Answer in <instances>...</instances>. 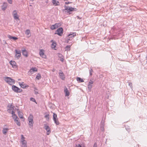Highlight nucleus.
Returning <instances> with one entry per match:
<instances>
[{
	"instance_id": "1",
	"label": "nucleus",
	"mask_w": 147,
	"mask_h": 147,
	"mask_svg": "<svg viewBox=\"0 0 147 147\" xmlns=\"http://www.w3.org/2000/svg\"><path fill=\"white\" fill-rule=\"evenodd\" d=\"M76 35V32H73L72 34H69L65 40V42L67 43H71V42H70V41H72V37H74Z\"/></svg>"
},
{
	"instance_id": "2",
	"label": "nucleus",
	"mask_w": 147,
	"mask_h": 147,
	"mask_svg": "<svg viewBox=\"0 0 147 147\" xmlns=\"http://www.w3.org/2000/svg\"><path fill=\"white\" fill-rule=\"evenodd\" d=\"M33 117L32 115H30L28 117V120L29 121V127L31 129L33 128Z\"/></svg>"
},
{
	"instance_id": "3",
	"label": "nucleus",
	"mask_w": 147,
	"mask_h": 147,
	"mask_svg": "<svg viewBox=\"0 0 147 147\" xmlns=\"http://www.w3.org/2000/svg\"><path fill=\"white\" fill-rule=\"evenodd\" d=\"M4 80L8 84L11 85H13L15 83V80L9 77H6L5 78Z\"/></svg>"
},
{
	"instance_id": "4",
	"label": "nucleus",
	"mask_w": 147,
	"mask_h": 147,
	"mask_svg": "<svg viewBox=\"0 0 147 147\" xmlns=\"http://www.w3.org/2000/svg\"><path fill=\"white\" fill-rule=\"evenodd\" d=\"M12 88L13 90L16 93H20L22 91V89L19 88L15 85H13Z\"/></svg>"
},
{
	"instance_id": "5",
	"label": "nucleus",
	"mask_w": 147,
	"mask_h": 147,
	"mask_svg": "<svg viewBox=\"0 0 147 147\" xmlns=\"http://www.w3.org/2000/svg\"><path fill=\"white\" fill-rule=\"evenodd\" d=\"M44 128L47 131V134L49 135L51 132V129L50 127L48 125H47L46 124H44Z\"/></svg>"
},
{
	"instance_id": "6",
	"label": "nucleus",
	"mask_w": 147,
	"mask_h": 147,
	"mask_svg": "<svg viewBox=\"0 0 147 147\" xmlns=\"http://www.w3.org/2000/svg\"><path fill=\"white\" fill-rule=\"evenodd\" d=\"M63 29L62 28H60L57 30L55 34H57L59 36H61L63 34Z\"/></svg>"
},
{
	"instance_id": "7",
	"label": "nucleus",
	"mask_w": 147,
	"mask_h": 147,
	"mask_svg": "<svg viewBox=\"0 0 147 147\" xmlns=\"http://www.w3.org/2000/svg\"><path fill=\"white\" fill-rule=\"evenodd\" d=\"M15 51L16 52L15 57L18 59L21 56V51L20 50H18L16 49L15 50Z\"/></svg>"
},
{
	"instance_id": "8",
	"label": "nucleus",
	"mask_w": 147,
	"mask_h": 147,
	"mask_svg": "<svg viewBox=\"0 0 147 147\" xmlns=\"http://www.w3.org/2000/svg\"><path fill=\"white\" fill-rule=\"evenodd\" d=\"M37 71V69L36 67H33L30 69L28 72V74L30 75H31L33 73Z\"/></svg>"
},
{
	"instance_id": "9",
	"label": "nucleus",
	"mask_w": 147,
	"mask_h": 147,
	"mask_svg": "<svg viewBox=\"0 0 147 147\" xmlns=\"http://www.w3.org/2000/svg\"><path fill=\"white\" fill-rule=\"evenodd\" d=\"M14 19L15 20H19V16L17 14V13L16 10H14L13 11L12 13Z\"/></svg>"
},
{
	"instance_id": "10",
	"label": "nucleus",
	"mask_w": 147,
	"mask_h": 147,
	"mask_svg": "<svg viewBox=\"0 0 147 147\" xmlns=\"http://www.w3.org/2000/svg\"><path fill=\"white\" fill-rule=\"evenodd\" d=\"M59 76L60 78L62 80H64L65 77L63 72L61 70L59 72Z\"/></svg>"
},
{
	"instance_id": "11",
	"label": "nucleus",
	"mask_w": 147,
	"mask_h": 147,
	"mask_svg": "<svg viewBox=\"0 0 147 147\" xmlns=\"http://www.w3.org/2000/svg\"><path fill=\"white\" fill-rule=\"evenodd\" d=\"M60 26L59 24L56 23L54 25H53L51 26L50 28L51 30H54L58 28V27Z\"/></svg>"
},
{
	"instance_id": "12",
	"label": "nucleus",
	"mask_w": 147,
	"mask_h": 147,
	"mask_svg": "<svg viewBox=\"0 0 147 147\" xmlns=\"http://www.w3.org/2000/svg\"><path fill=\"white\" fill-rule=\"evenodd\" d=\"M39 54L40 56L42 58H46V55L45 54L44 50L42 49L40 50L39 52Z\"/></svg>"
},
{
	"instance_id": "13",
	"label": "nucleus",
	"mask_w": 147,
	"mask_h": 147,
	"mask_svg": "<svg viewBox=\"0 0 147 147\" xmlns=\"http://www.w3.org/2000/svg\"><path fill=\"white\" fill-rule=\"evenodd\" d=\"M9 63L13 68H16L17 67L16 63L15 61L11 60L10 61Z\"/></svg>"
},
{
	"instance_id": "14",
	"label": "nucleus",
	"mask_w": 147,
	"mask_h": 147,
	"mask_svg": "<svg viewBox=\"0 0 147 147\" xmlns=\"http://www.w3.org/2000/svg\"><path fill=\"white\" fill-rule=\"evenodd\" d=\"M77 9L76 8H74L71 7H69L68 8L67 11V12L69 13V14L70 13H69L71 11H76Z\"/></svg>"
},
{
	"instance_id": "15",
	"label": "nucleus",
	"mask_w": 147,
	"mask_h": 147,
	"mask_svg": "<svg viewBox=\"0 0 147 147\" xmlns=\"http://www.w3.org/2000/svg\"><path fill=\"white\" fill-rule=\"evenodd\" d=\"M52 2L53 5L55 6H58L60 5V3L58 1L56 0H52Z\"/></svg>"
},
{
	"instance_id": "16",
	"label": "nucleus",
	"mask_w": 147,
	"mask_h": 147,
	"mask_svg": "<svg viewBox=\"0 0 147 147\" xmlns=\"http://www.w3.org/2000/svg\"><path fill=\"white\" fill-rule=\"evenodd\" d=\"M22 53L23 55L26 57H27L28 56V54L27 51L25 49H24L22 50Z\"/></svg>"
},
{
	"instance_id": "17",
	"label": "nucleus",
	"mask_w": 147,
	"mask_h": 147,
	"mask_svg": "<svg viewBox=\"0 0 147 147\" xmlns=\"http://www.w3.org/2000/svg\"><path fill=\"white\" fill-rule=\"evenodd\" d=\"M64 92L65 93V96H68L69 95L70 93L69 91H68L67 88L66 87H64Z\"/></svg>"
},
{
	"instance_id": "18",
	"label": "nucleus",
	"mask_w": 147,
	"mask_h": 147,
	"mask_svg": "<svg viewBox=\"0 0 147 147\" xmlns=\"http://www.w3.org/2000/svg\"><path fill=\"white\" fill-rule=\"evenodd\" d=\"M19 84L21 87L23 88H25L27 86L28 87V86H26L23 82H22V83L19 82Z\"/></svg>"
},
{
	"instance_id": "19",
	"label": "nucleus",
	"mask_w": 147,
	"mask_h": 147,
	"mask_svg": "<svg viewBox=\"0 0 147 147\" xmlns=\"http://www.w3.org/2000/svg\"><path fill=\"white\" fill-rule=\"evenodd\" d=\"M9 129L8 128H3L2 130V132L3 134L6 135Z\"/></svg>"
},
{
	"instance_id": "20",
	"label": "nucleus",
	"mask_w": 147,
	"mask_h": 147,
	"mask_svg": "<svg viewBox=\"0 0 147 147\" xmlns=\"http://www.w3.org/2000/svg\"><path fill=\"white\" fill-rule=\"evenodd\" d=\"M7 3H3V5L2 6V9L4 11L5 10L6 8H7Z\"/></svg>"
},
{
	"instance_id": "21",
	"label": "nucleus",
	"mask_w": 147,
	"mask_h": 147,
	"mask_svg": "<svg viewBox=\"0 0 147 147\" xmlns=\"http://www.w3.org/2000/svg\"><path fill=\"white\" fill-rule=\"evenodd\" d=\"M71 44L70 45H67L65 47V51H69L70 50V47L72 45Z\"/></svg>"
},
{
	"instance_id": "22",
	"label": "nucleus",
	"mask_w": 147,
	"mask_h": 147,
	"mask_svg": "<svg viewBox=\"0 0 147 147\" xmlns=\"http://www.w3.org/2000/svg\"><path fill=\"white\" fill-rule=\"evenodd\" d=\"M17 111L18 112V116L21 119L23 118V113L19 111L18 110H17Z\"/></svg>"
},
{
	"instance_id": "23",
	"label": "nucleus",
	"mask_w": 147,
	"mask_h": 147,
	"mask_svg": "<svg viewBox=\"0 0 147 147\" xmlns=\"http://www.w3.org/2000/svg\"><path fill=\"white\" fill-rule=\"evenodd\" d=\"M8 38L10 39H12L14 40H16L18 39L17 37L14 36H12L10 35H8Z\"/></svg>"
},
{
	"instance_id": "24",
	"label": "nucleus",
	"mask_w": 147,
	"mask_h": 147,
	"mask_svg": "<svg viewBox=\"0 0 147 147\" xmlns=\"http://www.w3.org/2000/svg\"><path fill=\"white\" fill-rule=\"evenodd\" d=\"M76 80H77L78 81V82L80 83L83 82H84L83 80L80 77L77 78Z\"/></svg>"
},
{
	"instance_id": "25",
	"label": "nucleus",
	"mask_w": 147,
	"mask_h": 147,
	"mask_svg": "<svg viewBox=\"0 0 147 147\" xmlns=\"http://www.w3.org/2000/svg\"><path fill=\"white\" fill-rule=\"evenodd\" d=\"M18 120L19 119H15L14 120V121L18 125V126H20L21 125V123Z\"/></svg>"
},
{
	"instance_id": "26",
	"label": "nucleus",
	"mask_w": 147,
	"mask_h": 147,
	"mask_svg": "<svg viewBox=\"0 0 147 147\" xmlns=\"http://www.w3.org/2000/svg\"><path fill=\"white\" fill-rule=\"evenodd\" d=\"M25 138L24 136L23 135H21V142H22L24 141H26L25 140Z\"/></svg>"
},
{
	"instance_id": "27",
	"label": "nucleus",
	"mask_w": 147,
	"mask_h": 147,
	"mask_svg": "<svg viewBox=\"0 0 147 147\" xmlns=\"http://www.w3.org/2000/svg\"><path fill=\"white\" fill-rule=\"evenodd\" d=\"M41 78V76L40 74L39 73L36 76V78L38 80H39Z\"/></svg>"
},
{
	"instance_id": "28",
	"label": "nucleus",
	"mask_w": 147,
	"mask_h": 147,
	"mask_svg": "<svg viewBox=\"0 0 147 147\" xmlns=\"http://www.w3.org/2000/svg\"><path fill=\"white\" fill-rule=\"evenodd\" d=\"M12 116L14 121L15 120V119H19V118H18V117L16 114H14V115H12Z\"/></svg>"
},
{
	"instance_id": "29",
	"label": "nucleus",
	"mask_w": 147,
	"mask_h": 147,
	"mask_svg": "<svg viewBox=\"0 0 147 147\" xmlns=\"http://www.w3.org/2000/svg\"><path fill=\"white\" fill-rule=\"evenodd\" d=\"M88 88L89 90H91V89L92 88V84H88Z\"/></svg>"
},
{
	"instance_id": "30",
	"label": "nucleus",
	"mask_w": 147,
	"mask_h": 147,
	"mask_svg": "<svg viewBox=\"0 0 147 147\" xmlns=\"http://www.w3.org/2000/svg\"><path fill=\"white\" fill-rule=\"evenodd\" d=\"M30 33V31L29 30H27L25 32V34L27 35H29Z\"/></svg>"
},
{
	"instance_id": "31",
	"label": "nucleus",
	"mask_w": 147,
	"mask_h": 147,
	"mask_svg": "<svg viewBox=\"0 0 147 147\" xmlns=\"http://www.w3.org/2000/svg\"><path fill=\"white\" fill-rule=\"evenodd\" d=\"M56 47V43L55 42H53L51 45V47L53 48H55Z\"/></svg>"
},
{
	"instance_id": "32",
	"label": "nucleus",
	"mask_w": 147,
	"mask_h": 147,
	"mask_svg": "<svg viewBox=\"0 0 147 147\" xmlns=\"http://www.w3.org/2000/svg\"><path fill=\"white\" fill-rule=\"evenodd\" d=\"M54 121L55 123L56 124V125H59V122L58 121L57 119L55 120H54Z\"/></svg>"
},
{
	"instance_id": "33",
	"label": "nucleus",
	"mask_w": 147,
	"mask_h": 147,
	"mask_svg": "<svg viewBox=\"0 0 147 147\" xmlns=\"http://www.w3.org/2000/svg\"><path fill=\"white\" fill-rule=\"evenodd\" d=\"M57 119V115L56 114H55V113H53V120H56Z\"/></svg>"
},
{
	"instance_id": "34",
	"label": "nucleus",
	"mask_w": 147,
	"mask_h": 147,
	"mask_svg": "<svg viewBox=\"0 0 147 147\" xmlns=\"http://www.w3.org/2000/svg\"><path fill=\"white\" fill-rule=\"evenodd\" d=\"M30 100L33 102H35L37 104L36 101L34 98L31 97L30 98Z\"/></svg>"
},
{
	"instance_id": "35",
	"label": "nucleus",
	"mask_w": 147,
	"mask_h": 147,
	"mask_svg": "<svg viewBox=\"0 0 147 147\" xmlns=\"http://www.w3.org/2000/svg\"><path fill=\"white\" fill-rule=\"evenodd\" d=\"M128 82L129 86L131 87V88H132V83L130 82Z\"/></svg>"
},
{
	"instance_id": "36",
	"label": "nucleus",
	"mask_w": 147,
	"mask_h": 147,
	"mask_svg": "<svg viewBox=\"0 0 147 147\" xmlns=\"http://www.w3.org/2000/svg\"><path fill=\"white\" fill-rule=\"evenodd\" d=\"M94 83V81L91 80H90L89 81L88 83L90 84H92Z\"/></svg>"
},
{
	"instance_id": "37",
	"label": "nucleus",
	"mask_w": 147,
	"mask_h": 147,
	"mask_svg": "<svg viewBox=\"0 0 147 147\" xmlns=\"http://www.w3.org/2000/svg\"><path fill=\"white\" fill-rule=\"evenodd\" d=\"M34 92H35V94H38V92L36 91L35 90H37V89L36 88H34Z\"/></svg>"
},
{
	"instance_id": "38",
	"label": "nucleus",
	"mask_w": 147,
	"mask_h": 147,
	"mask_svg": "<svg viewBox=\"0 0 147 147\" xmlns=\"http://www.w3.org/2000/svg\"><path fill=\"white\" fill-rule=\"evenodd\" d=\"M65 7V10H67V11L68 10V8H69V6H64Z\"/></svg>"
},
{
	"instance_id": "39",
	"label": "nucleus",
	"mask_w": 147,
	"mask_h": 147,
	"mask_svg": "<svg viewBox=\"0 0 147 147\" xmlns=\"http://www.w3.org/2000/svg\"><path fill=\"white\" fill-rule=\"evenodd\" d=\"M27 144H22V147H27Z\"/></svg>"
},
{
	"instance_id": "40",
	"label": "nucleus",
	"mask_w": 147,
	"mask_h": 147,
	"mask_svg": "<svg viewBox=\"0 0 147 147\" xmlns=\"http://www.w3.org/2000/svg\"><path fill=\"white\" fill-rule=\"evenodd\" d=\"M76 147H81V146L80 144H76Z\"/></svg>"
},
{
	"instance_id": "41",
	"label": "nucleus",
	"mask_w": 147,
	"mask_h": 147,
	"mask_svg": "<svg viewBox=\"0 0 147 147\" xmlns=\"http://www.w3.org/2000/svg\"><path fill=\"white\" fill-rule=\"evenodd\" d=\"M22 144H27V142L26 141V140L22 142H21Z\"/></svg>"
},
{
	"instance_id": "42",
	"label": "nucleus",
	"mask_w": 147,
	"mask_h": 147,
	"mask_svg": "<svg viewBox=\"0 0 147 147\" xmlns=\"http://www.w3.org/2000/svg\"><path fill=\"white\" fill-rule=\"evenodd\" d=\"M8 3L10 4H11L12 3V0H7Z\"/></svg>"
},
{
	"instance_id": "43",
	"label": "nucleus",
	"mask_w": 147,
	"mask_h": 147,
	"mask_svg": "<svg viewBox=\"0 0 147 147\" xmlns=\"http://www.w3.org/2000/svg\"><path fill=\"white\" fill-rule=\"evenodd\" d=\"M93 147H97V145L96 143L94 144Z\"/></svg>"
},
{
	"instance_id": "44",
	"label": "nucleus",
	"mask_w": 147,
	"mask_h": 147,
	"mask_svg": "<svg viewBox=\"0 0 147 147\" xmlns=\"http://www.w3.org/2000/svg\"><path fill=\"white\" fill-rule=\"evenodd\" d=\"M62 62H63L64 61V59L62 57H61L60 58V60Z\"/></svg>"
},
{
	"instance_id": "45",
	"label": "nucleus",
	"mask_w": 147,
	"mask_h": 147,
	"mask_svg": "<svg viewBox=\"0 0 147 147\" xmlns=\"http://www.w3.org/2000/svg\"><path fill=\"white\" fill-rule=\"evenodd\" d=\"M49 115H45V117L46 118H48V119L49 118Z\"/></svg>"
},
{
	"instance_id": "46",
	"label": "nucleus",
	"mask_w": 147,
	"mask_h": 147,
	"mask_svg": "<svg viewBox=\"0 0 147 147\" xmlns=\"http://www.w3.org/2000/svg\"><path fill=\"white\" fill-rule=\"evenodd\" d=\"M11 114L12 115L15 114V112L13 111H12L11 112Z\"/></svg>"
},
{
	"instance_id": "47",
	"label": "nucleus",
	"mask_w": 147,
	"mask_h": 147,
	"mask_svg": "<svg viewBox=\"0 0 147 147\" xmlns=\"http://www.w3.org/2000/svg\"><path fill=\"white\" fill-rule=\"evenodd\" d=\"M77 19H80L82 18H80L79 16H77L76 17Z\"/></svg>"
},
{
	"instance_id": "48",
	"label": "nucleus",
	"mask_w": 147,
	"mask_h": 147,
	"mask_svg": "<svg viewBox=\"0 0 147 147\" xmlns=\"http://www.w3.org/2000/svg\"><path fill=\"white\" fill-rule=\"evenodd\" d=\"M93 72V70L92 69H91L89 70V72Z\"/></svg>"
},
{
	"instance_id": "49",
	"label": "nucleus",
	"mask_w": 147,
	"mask_h": 147,
	"mask_svg": "<svg viewBox=\"0 0 147 147\" xmlns=\"http://www.w3.org/2000/svg\"><path fill=\"white\" fill-rule=\"evenodd\" d=\"M101 128H102V131H103L104 130V129H103V126L102 125L101 126Z\"/></svg>"
},
{
	"instance_id": "50",
	"label": "nucleus",
	"mask_w": 147,
	"mask_h": 147,
	"mask_svg": "<svg viewBox=\"0 0 147 147\" xmlns=\"http://www.w3.org/2000/svg\"><path fill=\"white\" fill-rule=\"evenodd\" d=\"M70 3V2H66L65 3V4H69Z\"/></svg>"
},
{
	"instance_id": "51",
	"label": "nucleus",
	"mask_w": 147,
	"mask_h": 147,
	"mask_svg": "<svg viewBox=\"0 0 147 147\" xmlns=\"http://www.w3.org/2000/svg\"><path fill=\"white\" fill-rule=\"evenodd\" d=\"M59 57H60V58L61 57H63L62 55L61 54H59Z\"/></svg>"
},
{
	"instance_id": "52",
	"label": "nucleus",
	"mask_w": 147,
	"mask_h": 147,
	"mask_svg": "<svg viewBox=\"0 0 147 147\" xmlns=\"http://www.w3.org/2000/svg\"><path fill=\"white\" fill-rule=\"evenodd\" d=\"M89 73H90V76H92V72H89Z\"/></svg>"
},
{
	"instance_id": "53",
	"label": "nucleus",
	"mask_w": 147,
	"mask_h": 147,
	"mask_svg": "<svg viewBox=\"0 0 147 147\" xmlns=\"http://www.w3.org/2000/svg\"><path fill=\"white\" fill-rule=\"evenodd\" d=\"M146 59L147 60L146 62H147V55H146Z\"/></svg>"
},
{
	"instance_id": "54",
	"label": "nucleus",
	"mask_w": 147,
	"mask_h": 147,
	"mask_svg": "<svg viewBox=\"0 0 147 147\" xmlns=\"http://www.w3.org/2000/svg\"><path fill=\"white\" fill-rule=\"evenodd\" d=\"M126 129L127 130V129H127L126 128Z\"/></svg>"
},
{
	"instance_id": "55",
	"label": "nucleus",
	"mask_w": 147,
	"mask_h": 147,
	"mask_svg": "<svg viewBox=\"0 0 147 147\" xmlns=\"http://www.w3.org/2000/svg\"><path fill=\"white\" fill-rule=\"evenodd\" d=\"M126 129L127 130V129H127L126 128Z\"/></svg>"
},
{
	"instance_id": "56",
	"label": "nucleus",
	"mask_w": 147,
	"mask_h": 147,
	"mask_svg": "<svg viewBox=\"0 0 147 147\" xmlns=\"http://www.w3.org/2000/svg\"><path fill=\"white\" fill-rule=\"evenodd\" d=\"M53 41V40H51V42H52Z\"/></svg>"
}]
</instances>
